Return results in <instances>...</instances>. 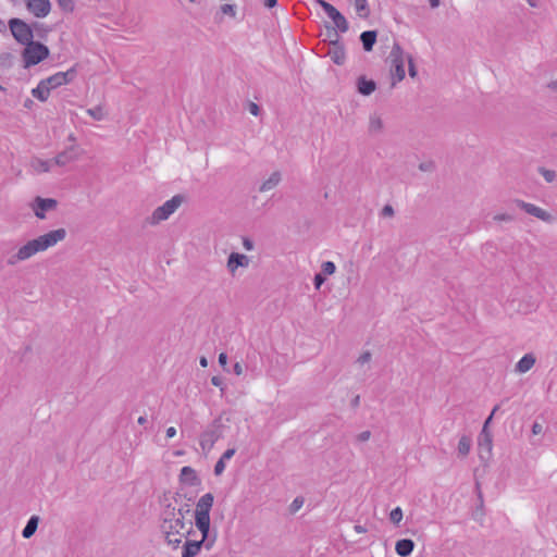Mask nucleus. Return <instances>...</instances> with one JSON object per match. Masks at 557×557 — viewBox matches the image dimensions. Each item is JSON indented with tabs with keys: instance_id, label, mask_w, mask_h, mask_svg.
<instances>
[{
	"instance_id": "nucleus-1",
	"label": "nucleus",
	"mask_w": 557,
	"mask_h": 557,
	"mask_svg": "<svg viewBox=\"0 0 557 557\" xmlns=\"http://www.w3.org/2000/svg\"><path fill=\"white\" fill-rule=\"evenodd\" d=\"M185 197L181 194L173 196L166 200L162 206L156 208L152 214L148 218V223L157 225L162 221L168 220L184 202Z\"/></svg>"
},
{
	"instance_id": "nucleus-2",
	"label": "nucleus",
	"mask_w": 557,
	"mask_h": 557,
	"mask_svg": "<svg viewBox=\"0 0 557 557\" xmlns=\"http://www.w3.org/2000/svg\"><path fill=\"white\" fill-rule=\"evenodd\" d=\"M224 425L221 418H216L200 434L199 444L203 453H209L214 444L223 436Z\"/></svg>"
},
{
	"instance_id": "nucleus-3",
	"label": "nucleus",
	"mask_w": 557,
	"mask_h": 557,
	"mask_svg": "<svg viewBox=\"0 0 557 557\" xmlns=\"http://www.w3.org/2000/svg\"><path fill=\"white\" fill-rule=\"evenodd\" d=\"M161 531L163 534L181 533L185 528L183 517L176 516V508L168 504L161 513Z\"/></svg>"
},
{
	"instance_id": "nucleus-4",
	"label": "nucleus",
	"mask_w": 557,
	"mask_h": 557,
	"mask_svg": "<svg viewBox=\"0 0 557 557\" xmlns=\"http://www.w3.org/2000/svg\"><path fill=\"white\" fill-rule=\"evenodd\" d=\"M49 48L39 42V41H32L30 44L26 45L25 49L23 50V60L25 63V67L34 66L44 61L49 57Z\"/></svg>"
},
{
	"instance_id": "nucleus-5",
	"label": "nucleus",
	"mask_w": 557,
	"mask_h": 557,
	"mask_svg": "<svg viewBox=\"0 0 557 557\" xmlns=\"http://www.w3.org/2000/svg\"><path fill=\"white\" fill-rule=\"evenodd\" d=\"M9 28L12 36L18 44L26 46L33 41V27L25 21L13 17L9 20Z\"/></svg>"
},
{
	"instance_id": "nucleus-6",
	"label": "nucleus",
	"mask_w": 557,
	"mask_h": 557,
	"mask_svg": "<svg viewBox=\"0 0 557 557\" xmlns=\"http://www.w3.org/2000/svg\"><path fill=\"white\" fill-rule=\"evenodd\" d=\"M317 3L323 9L325 14L333 21L335 28L341 33H346L349 28L346 17L331 3L325 0H317Z\"/></svg>"
},
{
	"instance_id": "nucleus-7",
	"label": "nucleus",
	"mask_w": 557,
	"mask_h": 557,
	"mask_svg": "<svg viewBox=\"0 0 557 557\" xmlns=\"http://www.w3.org/2000/svg\"><path fill=\"white\" fill-rule=\"evenodd\" d=\"M389 59L392 62V74L396 78L397 82H400L405 78L406 72L404 66V51L399 44H394Z\"/></svg>"
},
{
	"instance_id": "nucleus-8",
	"label": "nucleus",
	"mask_w": 557,
	"mask_h": 557,
	"mask_svg": "<svg viewBox=\"0 0 557 557\" xmlns=\"http://www.w3.org/2000/svg\"><path fill=\"white\" fill-rule=\"evenodd\" d=\"M39 245L37 244V240L34 238L29 242H27L25 245H23L16 253L12 255L8 260V265H15L16 263L21 261H25L29 258H32L37 252H40Z\"/></svg>"
},
{
	"instance_id": "nucleus-9",
	"label": "nucleus",
	"mask_w": 557,
	"mask_h": 557,
	"mask_svg": "<svg viewBox=\"0 0 557 557\" xmlns=\"http://www.w3.org/2000/svg\"><path fill=\"white\" fill-rule=\"evenodd\" d=\"M512 202L519 209L523 210L524 212H527L528 214H530L532 216L537 218L539 220H541L543 222L552 223L554 221L553 215L548 211H546L533 203L527 202L521 199H515Z\"/></svg>"
},
{
	"instance_id": "nucleus-10",
	"label": "nucleus",
	"mask_w": 557,
	"mask_h": 557,
	"mask_svg": "<svg viewBox=\"0 0 557 557\" xmlns=\"http://www.w3.org/2000/svg\"><path fill=\"white\" fill-rule=\"evenodd\" d=\"M76 75H77L76 67L73 66V67L69 69L66 72H58V73L49 76L48 78H45L44 81H45V84H47L48 88H50V90H52L62 85H66L71 82H73L74 78L76 77Z\"/></svg>"
},
{
	"instance_id": "nucleus-11",
	"label": "nucleus",
	"mask_w": 557,
	"mask_h": 557,
	"mask_svg": "<svg viewBox=\"0 0 557 557\" xmlns=\"http://www.w3.org/2000/svg\"><path fill=\"white\" fill-rule=\"evenodd\" d=\"M66 237L65 228H58L50 231L44 235L35 238L41 251L47 250L48 248L57 245L59 242H62Z\"/></svg>"
},
{
	"instance_id": "nucleus-12",
	"label": "nucleus",
	"mask_w": 557,
	"mask_h": 557,
	"mask_svg": "<svg viewBox=\"0 0 557 557\" xmlns=\"http://www.w3.org/2000/svg\"><path fill=\"white\" fill-rule=\"evenodd\" d=\"M26 9L37 18L46 17L51 11L50 0H23Z\"/></svg>"
},
{
	"instance_id": "nucleus-13",
	"label": "nucleus",
	"mask_w": 557,
	"mask_h": 557,
	"mask_svg": "<svg viewBox=\"0 0 557 557\" xmlns=\"http://www.w3.org/2000/svg\"><path fill=\"white\" fill-rule=\"evenodd\" d=\"M58 206V201L53 198L36 197L32 203L35 215L44 220L46 218V211L53 210Z\"/></svg>"
},
{
	"instance_id": "nucleus-14",
	"label": "nucleus",
	"mask_w": 557,
	"mask_h": 557,
	"mask_svg": "<svg viewBox=\"0 0 557 557\" xmlns=\"http://www.w3.org/2000/svg\"><path fill=\"white\" fill-rule=\"evenodd\" d=\"M214 502V496L212 493H207L202 495L197 504L195 510V520L196 519H210V511L212 509Z\"/></svg>"
},
{
	"instance_id": "nucleus-15",
	"label": "nucleus",
	"mask_w": 557,
	"mask_h": 557,
	"mask_svg": "<svg viewBox=\"0 0 557 557\" xmlns=\"http://www.w3.org/2000/svg\"><path fill=\"white\" fill-rule=\"evenodd\" d=\"M480 459H488L492 455L493 436L490 431L482 430L478 438Z\"/></svg>"
},
{
	"instance_id": "nucleus-16",
	"label": "nucleus",
	"mask_w": 557,
	"mask_h": 557,
	"mask_svg": "<svg viewBox=\"0 0 557 557\" xmlns=\"http://www.w3.org/2000/svg\"><path fill=\"white\" fill-rule=\"evenodd\" d=\"M195 525L202 535L199 542H202V544L208 550L211 549L215 542V536L213 539H210V519H196Z\"/></svg>"
},
{
	"instance_id": "nucleus-17",
	"label": "nucleus",
	"mask_w": 557,
	"mask_h": 557,
	"mask_svg": "<svg viewBox=\"0 0 557 557\" xmlns=\"http://www.w3.org/2000/svg\"><path fill=\"white\" fill-rule=\"evenodd\" d=\"M249 257L238 252H232L227 259V269L234 275L237 268H247L249 265Z\"/></svg>"
},
{
	"instance_id": "nucleus-18",
	"label": "nucleus",
	"mask_w": 557,
	"mask_h": 557,
	"mask_svg": "<svg viewBox=\"0 0 557 557\" xmlns=\"http://www.w3.org/2000/svg\"><path fill=\"white\" fill-rule=\"evenodd\" d=\"M77 157H78L77 148L75 146H71L66 150H64V151L60 152L59 154H57L55 158L53 159V162L57 165L63 166V165H66L70 162L76 160Z\"/></svg>"
},
{
	"instance_id": "nucleus-19",
	"label": "nucleus",
	"mask_w": 557,
	"mask_h": 557,
	"mask_svg": "<svg viewBox=\"0 0 557 557\" xmlns=\"http://www.w3.org/2000/svg\"><path fill=\"white\" fill-rule=\"evenodd\" d=\"M335 36L336 39L332 41L333 48L329 51V54L335 64L342 65L346 59L345 49L342 45L338 44V36L336 33Z\"/></svg>"
},
{
	"instance_id": "nucleus-20",
	"label": "nucleus",
	"mask_w": 557,
	"mask_h": 557,
	"mask_svg": "<svg viewBox=\"0 0 557 557\" xmlns=\"http://www.w3.org/2000/svg\"><path fill=\"white\" fill-rule=\"evenodd\" d=\"M376 89V83L361 75L357 79V90L362 96H370Z\"/></svg>"
},
{
	"instance_id": "nucleus-21",
	"label": "nucleus",
	"mask_w": 557,
	"mask_h": 557,
	"mask_svg": "<svg viewBox=\"0 0 557 557\" xmlns=\"http://www.w3.org/2000/svg\"><path fill=\"white\" fill-rule=\"evenodd\" d=\"M180 480L183 483H187L190 486H196L200 484V480L197 475V472L188 466H185L181 469Z\"/></svg>"
},
{
	"instance_id": "nucleus-22",
	"label": "nucleus",
	"mask_w": 557,
	"mask_h": 557,
	"mask_svg": "<svg viewBox=\"0 0 557 557\" xmlns=\"http://www.w3.org/2000/svg\"><path fill=\"white\" fill-rule=\"evenodd\" d=\"M414 548V542L410 539H401L396 542L395 550L401 557L409 556Z\"/></svg>"
},
{
	"instance_id": "nucleus-23",
	"label": "nucleus",
	"mask_w": 557,
	"mask_h": 557,
	"mask_svg": "<svg viewBox=\"0 0 557 557\" xmlns=\"http://www.w3.org/2000/svg\"><path fill=\"white\" fill-rule=\"evenodd\" d=\"M377 38L376 30H364L360 35V40L362 42L363 50L367 52L372 51Z\"/></svg>"
},
{
	"instance_id": "nucleus-24",
	"label": "nucleus",
	"mask_w": 557,
	"mask_h": 557,
	"mask_svg": "<svg viewBox=\"0 0 557 557\" xmlns=\"http://www.w3.org/2000/svg\"><path fill=\"white\" fill-rule=\"evenodd\" d=\"M282 181V175L280 171H274L268 180H265L261 186L259 187V191L265 193L274 189L280 182Z\"/></svg>"
},
{
	"instance_id": "nucleus-25",
	"label": "nucleus",
	"mask_w": 557,
	"mask_h": 557,
	"mask_svg": "<svg viewBox=\"0 0 557 557\" xmlns=\"http://www.w3.org/2000/svg\"><path fill=\"white\" fill-rule=\"evenodd\" d=\"M205 546L202 542L198 541H186L183 546L182 555L186 557H195L199 554L201 547Z\"/></svg>"
},
{
	"instance_id": "nucleus-26",
	"label": "nucleus",
	"mask_w": 557,
	"mask_h": 557,
	"mask_svg": "<svg viewBox=\"0 0 557 557\" xmlns=\"http://www.w3.org/2000/svg\"><path fill=\"white\" fill-rule=\"evenodd\" d=\"M535 363V357L532 354H525L516 364V371L519 373L528 372Z\"/></svg>"
},
{
	"instance_id": "nucleus-27",
	"label": "nucleus",
	"mask_w": 557,
	"mask_h": 557,
	"mask_svg": "<svg viewBox=\"0 0 557 557\" xmlns=\"http://www.w3.org/2000/svg\"><path fill=\"white\" fill-rule=\"evenodd\" d=\"M50 91L51 90L48 88L47 84H45V81L41 79L37 87L32 90V95L39 101L45 102L48 100Z\"/></svg>"
},
{
	"instance_id": "nucleus-28",
	"label": "nucleus",
	"mask_w": 557,
	"mask_h": 557,
	"mask_svg": "<svg viewBox=\"0 0 557 557\" xmlns=\"http://www.w3.org/2000/svg\"><path fill=\"white\" fill-rule=\"evenodd\" d=\"M38 523H39V517L38 516H32L26 525L24 527L23 531H22V536L24 539H30L35 532L37 531V528H38Z\"/></svg>"
},
{
	"instance_id": "nucleus-29",
	"label": "nucleus",
	"mask_w": 557,
	"mask_h": 557,
	"mask_svg": "<svg viewBox=\"0 0 557 557\" xmlns=\"http://www.w3.org/2000/svg\"><path fill=\"white\" fill-rule=\"evenodd\" d=\"M357 15L367 18L370 15V8L367 0H351Z\"/></svg>"
},
{
	"instance_id": "nucleus-30",
	"label": "nucleus",
	"mask_w": 557,
	"mask_h": 557,
	"mask_svg": "<svg viewBox=\"0 0 557 557\" xmlns=\"http://www.w3.org/2000/svg\"><path fill=\"white\" fill-rule=\"evenodd\" d=\"M471 449V437L468 435H462L458 442V454L461 457H466L469 455Z\"/></svg>"
},
{
	"instance_id": "nucleus-31",
	"label": "nucleus",
	"mask_w": 557,
	"mask_h": 557,
	"mask_svg": "<svg viewBox=\"0 0 557 557\" xmlns=\"http://www.w3.org/2000/svg\"><path fill=\"white\" fill-rule=\"evenodd\" d=\"M383 129V121L377 114H372L369 121V133L379 134Z\"/></svg>"
},
{
	"instance_id": "nucleus-32",
	"label": "nucleus",
	"mask_w": 557,
	"mask_h": 557,
	"mask_svg": "<svg viewBox=\"0 0 557 557\" xmlns=\"http://www.w3.org/2000/svg\"><path fill=\"white\" fill-rule=\"evenodd\" d=\"M32 166L37 173H46L49 172L51 169L50 161L41 160V159H35L32 161Z\"/></svg>"
},
{
	"instance_id": "nucleus-33",
	"label": "nucleus",
	"mask_w": 557,
	"mask_h": 557,
	"mask_svg": "<svg viewBox=\"0 0 557 557\" xmlns=\"http://www.w3.org/2000/svg\"><path fill=\"white\" fill-rule=\"evenodd\" d=\"M537 171L547 183H553L556 180V172L553 170H548L544 166H540L537 169Z\"/></svg>"
},
{
	"instance_id": "nucleus-34",
	"label": "nucleus",
	"mask_w": 557,
	"mask_h": 557,
	"mask_svg": "<svg viewBox=\"0 0 557 557\" xmlns=\"http://www.w3.org/2000/svg\"><path fill=\"white\" fill-rule=\"evenodd\" d=\"M180 534L181 533L164 534L165 542L168 543V545L172 546L173 548H177L181 545V543H182L181 537L176 536V535H180Z\"/></svg>"
},
{
	"instance_id": "nucleus-35",
	"label": "nucleus",
	"mask_w": 557,
	"mask_h": 557,
	"mask_svg": "<svg viewBox=\"0 0 557 557\" xmlns=\"http://www.w3.org/2000/svg\"><path fill=\"white\" fill-rule=\"evenodd\" d=\"M87 113L96 121H101L104 117L103 109L100 106L88 109Z\"/></svg>"
},
{
	"instance_id": "nucleus-36",
	"label": "nucleus",
	"mask_w": 557,
	"mask_h": 557,
	"mask_svg": "<svg viewBox=\"0 0 557 557\" xmlns=\"http://www.w3.org/2000/svg\"><path fill=\"white\" fill-rule=\"evenodd\" d=\"M321 269H322L321 273L324 274L325 276L332 275L335 273L336 265L332 261H324L321 265Z\"/></svg>"
},
{
	"instance_id": "nucleus-37",
	"label": "nucleus",
	"mask_w": 557,
	"mask_h": 557,
	"mask_svg": "<svg viewBox=\"0 0 557 557\" xmlns=\"http://www.w3.org/2000/svg\"><path fill=\"white\" fill-rule=\"evenodd\" d=\"M220 12L223 15H228L231 17H235L236 16V5L225 3V4L220 7Z\"/></svg>"
},
{
	"instance_id": "nucleus-38",
	"label": "nucleus",
	"mask_w": 557,
	"mask_h": 557,
	"mask_svg": "<svg viewBox=\"0 0 557 557\" xmlns=\"http://www.w3.org/2000/svg\"><path fill=\"white\" fill-rule=\"evenodd\" d=\"M32 27H33V32L36 30L38 36H40V37H44L47 33L50 32V28L48 26H46L42 23H38V22H34L32 24Z\"/></svg>"
},
{
	"instance_id": "nucleus-39",
	"label": "nucleus",
	"mask_w": 557,
	"mask_h": 557,
	"mask_svg": "<svg viewBox=\"0 0 557 557\" xmlns=\"http://www.w3.org/2000/svg\"><path fill=\"white\" fill-rule=\"evenodd\" d=\"M403 519V510L400 507H396L394 508L391 513H389V520L395 523V524H398Z\"/></svg>"
},
{
	"instance_id": "nucleus-40",
	"label": "nucleus",
	"mask_w": 557,
	"mask_h": 557,
	"mask_svg": "<svg viewBox=\"0 0 557 557\" xmlns=\"http://www.w3.org/2000/svg\"><path fill=\"white\" fill-rule=\"evenodd\" d=\"M58 4L65 12H73L75 9L74 0H58Z\"/></svg>"
},
{
	"instance_id": "nucleus-41",
	"label": "nucleus",
	"mask_w": 557,
	"mask_h": 557,
	"mask_svg": "<svg viewBox=\"0 0 557 557\" xmlns=\"http://www.w3.org/2000/svg\"><path fill=\"white\" fill-rule=\"evenodd\" d=\"M493 220L496 222H512L515 216L509 213H497L493 216Z\"/></svg>"
},
{
	"instance_id": "nucleus-42",
	"label": "nucleus",
	"mask_w": 557,
	"mask_h": 557,
	"mask_svg": "<svg viewBox=\"0 0 557 557\" xmlns=\"http://www.w3.org/2000/svg\"><path fill=\"white\" fill-rule=\"evenodd\" d=\"M302 505H304V498L302 497H296L292 502V504L289 506V511L292 513H295L296 511H298L302 507Z\"/></svg>"
},
{
	"instance_id": "nucleus-43",
	"label": "nucleus",
	"mask_w": 557,
	"mask_h": 557,
	"mask_svg": "<svg viewBox=\"0 0 557 557\" xmlns=\"http://www.w3.org/2000/svg\"><path fill=\"white\" fill-rule=\"evenodd\" d=\"M225 470V461L223 459H219L214 466V474L216 476L221 475Z\"/></svg>"
},
{
	"instance_id": "nucleus-44",
	"label": "nucleus",
	"mask_w": 557,
	"mask_h": 557,
	"mask_svg": "<svg viewBox=\"0 0 557 557\" xmlns=\"http://www.w3.org/2000/svg\"><path fill=\"white\" fill-rule=\"evenodd\" d=\"M325 282V275L322 273H317L313 278V284L317 289L321 287V285Z\"/></svg>"
},
{
	"instance_id": "nucleus-45",
	"label": "nucleus",
	"mask_w": 557,
	"mask_h": 557,
	"mask_svg": "<svg viewBox=\"0 0 557 557\" xmlns=\"http://www.w3.org/2000/svg\"><path fill=\"white\" fill-rule=\"evenodd\" d=\"M248 110L255 116H258L261 111L260 107L256 102H252V101H249Z\"/></svg>"
},
{
	"instance_id": "nucleus-46",
	"label": "nucleus",
	"mask_w": 557,
	"mask_h": 557,
	"mask_svg": "<svg viewBox=\"0 0 557 557\" xmlns=\"http://www.w3.org/2000/svg\"><path fill=\"white\" fill-rule=\"evenodd\" d=\"M499 409V406H495L491 412V414L487 417V419L485 420L484 424H483V428L482 430H485V431H488V424L491 423L492 419H493V416L495 414V412Z\"/></svg>"
},
{
	"instance_id": "nucleus-47",
	"label": "nucleus",
	"mask_w": 557,
	"mask_h": 557,
	"mask_svg": "<svg viewBox=\"0 0 557 557\" xmlns=\"http://www.w3.org/2000/svg\"><path fill=\"white\" fill-rule=\"evenodd\" d=\"M211 384L216 386V387H220V389L223 392L224 391V384H223V380L221 376H212L211 377Z\"/></svg>"
},
{
	"instance_id": "nucleus-48",
	"label": "nucleus",
	"mask_w": 557,
	"mask_h": 557,
	"mask_svg": "<svg viewBox=\"0 0 557 557\" xmlns=\"http://www.w3.org/2000/svg\"><path fill=\"white\" fill-rule=\"evenodd\" d=\"M394 213H395L394 208L391 205H385L381 212V214L383 216H393Z\"/></svg>"
},
{
	"instance_id": "nucleus-49",
	"label": "nucleus",
	"mask_w": 557,
	"mask_h": 557,
	"mask_svg": "<svg viewBox=\"0 0 557 557\" xmlns=\"http://www.w3.org/2000/svg\"><path fill=\"white\" fill-rule=\"evenodd\" d=\"M235 453H236L235 448H228L223 453V455L221 456V459H223L224 461L230 460L235 455Z\"/></svg>"
},
{
	"instance_id": "nucleus-50",
	"label": "nucleus",
	"mask_w": 557,
	"mask_h": 557,
	"mask_svg": "<svg viewBox=\"0 0 557 557\" xmlns=\"http://www.w3.org/2000/svg\"><path fill=\"white\" fill-rule=\"evenodd\" d=\"M371 352L370 351H364L363 354L360 355V357L358 358V362L359 363H367L371 360Z\"/></svg>"
},
{
	"instance_id": "nucleus-51",
	"label": "nucleus",
	"mask_w": 557,
	"mask_h": 557,
	"mask_svg": "<svg viewBox=\"0 0 557 557\" xmlns=\"http://www.w3.org/2000/svg\"><path fill=\"white\" fill-rule=\"evenodd\" d=\"M419 169L423 172L432 171L434 169L433 162H422L419 164Z\"/></svg>"
},
{
	"instance_id": "nucleus-52",
	"label": "nucleus",
	"mask_w": 557,
	"mask_h": 557,
	"mask_svg": "<svg viewBox=\"0 0 557 557\" xmlns=\"http://www.w3.org/2000/svg\"><path fill=\"white\" fill-rule=\"evenodd\" d=\"M370 437H371V432L370 431H363V432L358 434L357 440L359 442H367Z\"/></svg>"
},
{
	"instance_id": "nucleus-53",
	"label": "nucleus",
	"mask_w": 557,
	"mask_h": 557,
	"mask_svg": "<svg viewBox=\"0 0 557 557\" xmlns=\"http://www.w3.org/2000/svg\"><path fill=\"white\" fill-rule=\"evenodd\" d=\"M408 62H409V69H408L409 75L411 77L417 76V70H416V66H414V64L412 62V58L410 55L408 57Z\"/></svg>"
},
{
	"instance_id": "nucleus-54",
	"label": "nucleus",
	"mask_w": 557,
	"mask_h": 557,
	"mask_svg": "<svg viewBox=\"0 0 557 557\" xmlns=\"http://www.w3.org/2000/svg\"><path fill=\"white\" fill-rule=\"evenodd\" d=\"M542 432H543V425H542L541 423H539V422H534V423L532 424V433H533L534 435H539V434H541Z\"/></svg>"
},
{
	"instance_id": "nucleus-55",
	"label": "nucleus",
	"mask_w": 557,
	"mask_h": 557,
	"mask_svg": "<svg viewBox=\"0 0 557 557\" xmlns=\"http://www.w3.org/2000/svg\"><path fill=\"white\" fill-rule=\"evenodd\" d=\"M189 512V506L185 505L176 510V516L185 518V515Z\"/></svg>"
},
{
	"instance_id": "nucleus-56",
	"label": "nucleus",
	"mask_w": 557,
	"mask_h": 557,
	"mask_svg": "<svg viewBox=\"0 0 557 557\" xmlns=\"http://www.w3.org/2000/svg\"><path fill=\"white\" fill-rule=\"evenodd\" d=\"M243 246L246 250H252L253 249V243L251 239L244 237L243 239Z\"/></svg>"
},
{
	"instance_id": "nucleus-57",
	"label": "nucleus",
	"mask_w": 557,
	"mask_h": 557,
	"mask_svg": "<svg viewBox=\"0 0 557 557\" xmlns=\"http://www.w3.org/2000/svg\"><path fill=\"white\" fill-rule=\"evenodd\" d=\"M267 9H273L277 5V0H261Z\"/></svg>"
},
{
	"instance_id": "nucleus-58",
	"label": "nucleus",
	"mask_w": 557,
	"mask_h": 557,
	"mask_svg": "<svg viewBox=\"0 0 557 557\" xmlns=\"http://www.w3.org/2000/svg\"><path fill=\"white\" fill-rule=\"evenodd\" d=\"M219 363L221 367L225 368V366L227 363V355L225 352H221L219 355Z\"/></svg>"
},
{
	"instance_id": "nucleus-59",
	"label": "nucleus",
	"mask_w": 557,
	"mask_h": 557,
	"mask_svg": "<svg viewBox=\"0 0 557 557\" xmlns=\"http://www.w3.org/2000/svg\"><path fill=\"white\" fill-rule=\"evenodd\" d=\"M233 370H234V373H235L236 375H240V374H243V372H244V368H243V366H242L239 362H236V363L234 364V369H233Z\"/></svg>"
},
{
	"instance_id": "nucleus-60",
	"label": "nucleus",
	"mask_w": 557,
	"mask_h": 557,
	"mask_svg": "<svg viewBox=\"0 0 557 557\" xmlns=\"http://www.w3.org/2000/svg\"><path fill=\"white\" fill-rule=\"evenodd\" d=\"M176 435V429L174 426H170L166 429V437L172 438Z\"/></svg>"
},
{
	"instance_id": "nucleus-61",
	"label": "nucleus",
	"mask_w": 557,
	"mask_h": 557,
	"mask_svg": "<svg viewBox=\"0 0 557 557\" xmlns=\"http://www.w3.org/2000/svg\"><path fill=\"white\" fill-rule=\"evenodd\" d=\"M354 529L357 533H366L368 531L367 528L361 524H356Z\"/></svg>"
},
{
	"instance_id": "nucleus-62",
	"label": "nucleus",
	"mask_w": 557,
	"mask_h": 557,
	"mask_svg": "<svg viewBox=\"0 0 557 557\" xmlns=\"http://www.w3.org/2000/svg\"><path fill=\"white\" fill-rule=\"evenodd\" d=\"M360 404V396L359 395H356L352 400H351V407L352 408H357Z\"/></svg>"
},
{
	"instance_id": "nucleus-63",
	"label": "nucleus",
	"mask_w": 557,
	"mask_h": 557,
	"mask_svg": "<svg viewBox=\"0 0 557 557\" xmlns=\"http://www.w3.org/2000/svg\"><path fill=\"white\" fill-rule=\"evenodd\" d=\"M547 87L553 90V91H557V79L556 81H552Z\"/></svg>"
},
{
	"instance_id": "nucleus-64",
	"label": "nucleus",
	"mask_w": 557,
	"mask_h": 557,
	"mask_svg": "<svg viewBox=\"0 0 557 557\" xmlns=\"http://www.w3.org/2000/svg\"><path fill=\"white\" fill-rule=\"evenodd\" d=\"M34 102L32 99L27 98L25 101H24V107L27 108V109H30L33 107Z\"/></svg>"
}]
</instances>
